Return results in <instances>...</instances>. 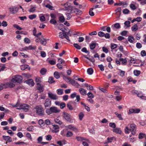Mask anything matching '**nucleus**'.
<instances>
[{"label": "nucleus", "mask_w": 146, "mask_h": 146, "mask_svg": "<svg viewBox=\"0 0 146 146\" xmlns=\"http://www.w3.org/2000/svg\"><path fill=\"white\" fill-rule=\"evenodd\" d=\"M130 129H129L127 127H126L125 129V133H129L130 132H131L132 134L134 135L136 132V126L134 124H132L130 125Z\"/></svg>", "instance_id": "1"}, {"label": "nucleus", "mask_w": 146, "mask_h": 146, "mask_svg": "<svg viewBox=\"0 0 146 146\" xmlns=\"http://www.w3.org/2000/svg\"><path fill=\"white\" fill-rule=\"evenodd\" d=\"M63 116L64 118L67 121L72 123L73 121V118L70 114L65 112L63 113Z\"/></svg>", "instance_id": "2"}, {"label": "nucleus", "mask_w": 146, "mask_h": 146, "mask_svg": "<svg viewBox=\"0 0 146 146\" xmlns=\"http://www.w3.org/2000/svg\"><path fill=\"white\" fill-rule=\"evenodd\" d=\"M60 110L55 107H52L49 109H48L46 110V113L50 115L52 113H57L60 111Z\"/></svg>", "instance_id": "3"}, {"label": "nucleus", "mask_w": 146, "mask_h": 146, "mask_svg": "<svg viewBox=\"0 0 146 146\" xmlns=\"http://www.w3.org/2000/svg\"><path fill=\"white\" fill-rule=\"evenodd\" d=\"M36 109V112L38 115L42 116L44 115V111L41 106H36L35 108Z\"/></svg>", "instance_id": "4"}, {"label": "nucleus", "mask_w": 146, "mask_h": 146, "mask_svg": "<svg viewBox=\"0 0 146 146\" xmlns=\"http://www.w3.org/2000/svg\"><path fill=\"white\" fill-rule=\"evenodd\" d=\"M14 78L13 77L11 81L13 83H20L21 82L23 79L22 77L20 76L16 75L14 76Z\"/></svg>", "instance_id": "5"}, {"label": "nucleus", "mask_w": 146, "mask_h": 146, "mask_svg": "<svg viewBox=\"0 0 146 146\" xmlns=\"http://www.w3.org/2000/svg\"><path fill=\"white\" fill-rule=\"evenodd\" d=\"M75 97H76V100H75L74 102L72 101H70V103L72 104H76V100L77 101H76L77 102H79V101L80 100V96L79 95H78L76 96V93H73V94H71L70 95V97L72 98H73Z\"/></svg>", "instance_id": "6"}, {"label": "nucleus", "mask_w": 146, "mask_h": 146, "mask_svg": "<svg viewBox=\"0 0 146 146\" xmlns=\"http://www.w3.org/2000/svg\"><path fill=\"white\" fill-rule=\"evenodd\" d=\"M19 9V8L15 6H13L9 7V9L10 11L12 14H14L16 13Z\"/></svg>", "instance_id": "7"}, {"label": "nucleus", "mask_w": 146, "mask_h": 146, "mask_svg": "<svg viewBox=\"0 0 146 146\" xmlns=\"http://www.w3.org/2000/svg\"><path fill=\"white\" fill-rule=\"evenodd\" d=\"M13 82H7L6 83L3 84L4 87L5 88H6L8 87L10 88H13L15 86V85L14 84Z\"/></svg>", "instance_id": "8"}, {"label": "nucleus", "mask_w": 146, "mask_h": 146, "mask_svg": "<svg viewBox=\"0 0 146 146\" xmlns=\"http://www.w3.org/2000/svg\"><path fill=\"white\" fill-rule=\"evenodd\" d=\"M21 107L22 109L24 110L25 112H27L29 111L30 106L27 104H23L21 105Z\"/></svg>", "instance_id": "9"}, {"label": "nucleus", "mask_w": 146, "mask_h": 146, "mask_svg": "<svg viewBox=\"0 0 146 146\" xmlns=\"http://www.w3.org/2000/svg\"><path fill=\"white\" fill-rule=\"evenodd\" d=\"M71 12L72 13H76L77 14H81L82 13V12L81 11L73 7H72Z\"/></svg>", "instance_id": "10"}, {"label": "nucleus", "mask_w": 146, "mask_h": 146, "mask_svg": "<svg viewBox=\"0 0 146 146\" xmlns=\"http://www.w3.org/2000/svg\"><path fill=\"white\" fill-rule=\"evenodd\" d=\"M48 97L52 100H56L58 99V97L56 94L50 93H48Z\"/></svg>", "instance_id": "11"}, {"label": "nucleus", "mask_w": 146, "mask_h": 146, "mask_svg": "<svg viewBox=\"0 0 146 146\" xmlns=\"http://www.w3.org/2000/svg\"><path fill=\"white\" fill-rule=\"evenodd\" d=\"M44 105L45 108L50 106L51 105V101L49 99H46L45 101Z\"/></svg>", "instance_id": "12"}, {"label": "nucleus", "mask_w": 146, "mask_h": 146, "mask_svg": "<svg viewBox=\"0 0 146 146\" xmlns=\"http://www.w3.org/2000/svg\"><path fill=\"white\" fill-rule=\"evenodd\" d=\"M37 85V89L40 92H41L43 91V86L40 84L36 83Z\"/></svg>", "instance_id": "13"}, {"label": "nucleus", "mask_w": 146, "mask_h": 146, "mask_svg": "<svg viewBox=\"0 0 146 146\" xmlns=\"http://www.w3.org/2000/svg\"><path fill=\"white\" fill-rule=\"evenodd\" d=\"M3 138L5 141H7L8 142H10L12 141L11 138L9 136L3 135Z\"/></svg>", "instance_id": "14"}, {"label": "nucleus", "mask_w": 146, "mask_h": 146, "mask_svg": "<svg viewBox=\"0 0 146 146\" xmlns=\"http://www.w3.org/2000/svg\"><path fill=\"white\" fill-rule=\"evenodd\" d=\"M64 6L65 8V10H70L71 11L72 8V6H71L69 5L67 3H65L64 4Z\"/></svg>", "instance_id": "15"}, {"label": "nucleus", "mask_w": 146, "mask_h": 146, "mask_svg": "<svg viewBox=\"0 0 146 146\" xmlns=\"http://www.w3.org/2000/svg\"><path fill=\"white\" fill-rule=\"evenodd\" d=\"M79 91L80 93L82 95H86L87 94L86 90L84 88H80L79 89Z\"/></svg>", "instance_id": "16"}, {"label": "nucleus", "mask_w": 146, "mask_h": 146, "mask_svg": "<svg viewBox=\"0 0 146 146\" xmlns=\"http://www.w3.org/2000/svg\"><path fill=\"white\" fill-rule=\"evenodd\" d=\"M26 83L28 84L29 85L31 86H33L34 85V83L32 79H30L25 81Z\"/></svg>", "instance_id": "17"}, {"label": "nucleus", "mask_w": 146, "mask_h": 146, "mask_svg": "<svg viewBox=\"0 0 146 146\" xmlns=\"http://www.w3.org/2000/svg\"><path fill=\"white\" fill-rule=\"evenodd\" d=\"M76 139H77V141H83V140H85L88 142H89V140L88 139L84 138V137H76Z\"/></svg>", "instance_id": "18"}, {"label": "nucleus", "mask_w": 146, "mask_h": 146, "mask_svg": "<svg viewBox=\"0 0 146 146\" xmlns=\"http://www.w3.org/2000/svg\"><path fill=\"white\" fill-rule=\"evenodd\" d=\"M113 132H115L116 133H118L120 134H121V130L119 128H116L113 129Z\"/></svg>", "instance_id": "19"}, {"label": "nucleus", "mask_w": 146, "mask_h": 146, "mask_svg": "<svg viewBox=\"0 0 146 146\" xmlns=\"http://www.w3.org/2000/svg\"><path fill=\"white\" fill-rule=\"evenodd\" d=\"M40 42L41 44L44 45H45L47 43L46 39L42 36V38H41Z\"/></svg>", "instance_id": "20"}, {"label": "nucleus", "mask_w": 146, "mask_h": 146, "mask_svg": "<svg viewBox=\"0 0 146 146\" xmlns=\"http://www.w3.org/2000/svg\"><path fill=\"white\" fill-rule=\"evenodd\" d=\"M25 48L26 51L28 50H35L36 49V47H33L32 45H30L28 46H25Z\"/></svg>", "instance_id": "21"}, {"label": "nucleus", "mask_w": 146, "mask_h": 146, "mask_svg": "<svg viewBox=\"0 0 146 146\" xmlns=\"http://www.w3.org/2000/svg\"><path fill=\"white\" fill-rule=\"evenodd\" d=\"M52 126L53 127V128L54 129V131L56 133L59 131L58 129L59 127L58 126L56 125H53Z\"/></svg>", "instance_id": "22"}, {"label": "nucleus", "mask_w": 146, "mask_h": 146, "mask_svg": "<svg viewBox=\"0 0 146 146\" xmlns=\"http://www.w3.org/2000/svg\"><path fill=\"white\" fill-rule=\"evenodd\" d=\"M54 76L55 78L58 79L60 78V74L58 72L55 71L54 72Z\"/></svg>", "instance_id": "23"}, {"label": "nucleus", "mask_w": 146, "mask_h": 146, "mask_svg": "<svg viewBox=\"0 0 146 146\" xmlns=\"http://www.w3.org/2000/svg\"><path fill=\"white\" fill-rule=\"evenodd\" d=\"M70 83L72 85L75 84L76 86H80L79 84L77 82H76L74 80L71 79L69 81Z\"/></svg>", "instance_id": "24"}, {"label": "nucleus", "mask_w": 146, "mask_h": 146, "mask_svg": "<svg viewBox=\"0 0 146 146\" xmlns=\"http://www.w3.org/2000/svg\"><path fill=\"white\" fill-rule=\"evenodd\" d=\"M47 72V70L45 68H42L40 70V72L42 75L45 74Z\"/></svg>", "instance_id": "25"}, {"label": "nucleus", "mask_w": 146, "mask_h": 146, "mask_svg": "<svg viewBox=\"0 0 146 146\" xmlns=\"http://www.w3.org/2000/svg\"><path fill=\"white\" fill-rule=\"evenodd\" d=\"M128 40L129 42L133 43L134 40V38L132 36H129L128 37Z\"/></svg>", "instance_id": "26"}, {"label": "nucleus", "mask_w": 146, "mask_h": 146, "mask_svg": "<svg viewBox=\"0 0 146 146\" xmlns=\"http://www.w3.org/2000/svg\"><path fill=\"white\" fill-rule=\"evenodd\" d=\"M138 29V26L137 24H135L131 27L132 30L133 31H135Z\"/></svg>", "instance_id": "27"}, {"label": "nucleus", "mask_w": 146, "mask_h": 146, "mask_svg": "<svg viewBox=\"0 0 146 146\" xmlns=\"http://www.w3.org/2000/svg\"><path fill=\"white\" fill-rule=\"evenodd\" d=\"M87 72L88 74L90 75L92 74L93 72V69L91 68H90L88 69L87 70Z\"/></svg>", "instance_id": "28"}, {"label": "nucleus", "mask_w": 146, "mask_h": 146, "mask_svg": "<svg viewBox=\"0 0 146 146\" xmlns=\"http://www.w3.org/2000/svg\"><path fill=\"white\" fill-rule=\"evenodd\" d=\"M115 114L117 116V117L119 118V120H122L123 119V118L122 117L121 114H119L117 112H115Z\"/></svg>", "instance_id": "29"}, {"label": "nucleus", "mask_w": 146, "mask_h": 146, "mask_svg": "<svg viewBox=\"0 0 146 146\" xmlns=\"http://www.w3.org/2000/svg\"><path fill=\"white\" fill-rule=\"evenodd\" d=\"M28 66H29L27 64L22 65L21 66V69L23 70L27 68Z\"/></svg>", "instance_id": "30"}, {"label": "nucleus", "mask_w": 146, "mask_h": 146, "mask_svg": "<svg viewBox=\"0 0 146 146\" xmlns=\"http://www.w3.org/2000/svg\"><path fill=\"white\" fill-rule=\"evenodd\" d=\"M54 78L52 77H49L48 79V82L50 84H52L55 82V81L54 80Z\"/></svg>", "instance_id": "31"}, {"label": "nucleus", "mask_w": 146, "mask_h": 146, "mask_svg": "<svg viewBox=\"0 0 146 146\" xmlns=\"http://www.w3.org/2000/svg\"><path fill=\"white\" fill-rule=\"evenodd\" d=\"M78 116L80 120L81 121L84 116V114L83 112H81L79 114Z\"/></svg>", "instance_id": "32"}, {"label": "nucleus", "mask_w": 146, "mask_h": 146, "mask_svg": "<svg viewBox=\"0 0 146 146\" xmlns=\"http://www.w3.org/2000/svg\"><path fill=\"white\" fill-rule=\"evenodd\" d=\"M34 130V126L32 125L29 126L27 128V130L29 131H32Z\"/></svg>", "instance_id": "33"}, {"label": "nucleus", "mask_w": 146, "mask_h": 146, "mask_svg": "<svg viewBox=\"0 0 146 146\" xmlns=\"http://www.w3.org/2000/svg\"><path fill=\"white\" fill-rule=\"evenodd\" d=\"M16 33L17 34H22L24 35H26L27 34V33L26 32L23 31H16Z\"/></svg>", "instance_id": "34"}, {"label": "nucleus", "mask_w": 146, "mask_h": 146, "mask_svg": "<svg viewBox=\"0 0 146 146\" xmlns=\"http://www.w3.org/2000/svg\"><path fill=\"white\" fill-rule=\"evenodd\" d=\"M96 46V44L94 42H93L90 45V48L91 50H93L95 48Z\"/></svg>", "instance_id": "35"}, {"label": "nucleus", "mask_w": 146, "mask_h": 146, "mask_svg": "<svg viewBox=\"0 0 146 146\" xmlns=\"http://www.w3.org/2000/svg\"><path fill=\"white\" fill-rule=\"evenodd\" d=\"M36 7L34 6H31V8L29 10V11L31 13H33L35 11Z\"/></svg>", "instance_id": "36"}, {"label": "nucleus", "mask_w": 146, "mask_h": 146, "mask_svg": "<svg viewBox=\"0 0 146 146\" xmlns=\"http://www.w3.org/2000/svg\"><path fill=\"white\" fill-rule=\"evenodd\" d=\"M59 20L61 23H63L65 21V18L63 16H60L59 17Z\"/></svg>", "instance_id": "37"}, {"label": "nucleus", "mask_w": 146, "mask_h": 146, "mask_svg": "<svg viewBox=\"0 0 146 146\" xmlns=\"http://www.w3.org/2000/svg\"><path fill=\"white\" fill-rule=\"evenodd\" d=\"M38 123L39 125L41 126H44L45 123L42 119H40L38 121Z\"/></svg>", "instance_id": "38"}, {"label": "nucleus", "mask_w": 146, "mask_h": 146, "mask_svg": "<svg viewBox=\"0 0 146 146\" xmlns=\"http://www.w3.org/2000/svg\"><path fill=\"white\" fill-rule=\"evenodd\" d=\"M55 122L61 125L62 123V121L56 118L54 119Z\"/></svg>", "instance_id": "39"}, {"label": "nucleus", "mask_w": 146, "mask_h": 146, "mask_svg": "<svg viewBox=\"0 0 146 146\" xmlns=\"http://www.w3.org/2000/svg\"><path fill=\"white\" fill-rule=\"evenodd\" d=\"M126 5L127 4L125 3L124 2H120L119 3H115L114 4V5L115 6H121V5Z\"/></svg>", "instance_id": "40"}, {"label": "nucleus", "mask_w": 146, "mask_h": 146, "mask_svg": "<svg viewBox=\"0 0 146 146\" xmlns=\"http://www.w3.org/2000/svg\"><path fill=\"white\" fill-rule=\"evenodd\" d=\"M88 97L91 99L93 98H94V95L91 92H89L87 94Z\"/></svg>", "instance_id": "41"}, {"label": "nucleus", "mask_w": 146, "mask_h": 146, "mask_svg": "<svg viewBox=\"0 0 146 146\" xmlns=\"http://www.w3.org/2000/svg\"><path fill=\"white\" fill-rule=\"evenodd\" d=\"M145 137V134L142 133H140L139 135V139H142L143 138Z\"/></svg>", "instance_id": "42"}, {"label": "nucleus", "mask_w": 146, "mask_h": 146, "mask_svg": "<svg viewBox=\"0 0 146 146\" xmlns=\"http://www.w3.org/2000/svg\"><path fill=\"white\" fill-rule=\"evenodd\" d=\"M13 26L15 28L19 30H21L23 29L21 27L19 26L17 24H14Z\"/></svg>", "instance_id": "43"}, {"label": "nucleus", "mask_w": 146, "mask_h": 146, "mask_svg": "<svg viewBox=\"0 0 146 146\" xmlns=\"http://www.w3.org/2000/svg\"><path fill=\"white\" fill-rule=\"evenodd\" d=\"M94 9V8H91L89 11V14L91 16H93L94 15V12L92 11Z\"/></svg>", "instance_id": "44"}, {"label": "nucleus", "mask_w": 146, "mask_h": 146, "mask_svg": "<svg viewBox=\"0 0 146 146\" xmlns=\"http://www.w3.org/2000/svg\"><path fill=\"white\" fill-rule=\"evenodd\" d=\"M130 7L132 10H135L137 8L135 5L133 4L132 3L130 5Z\"/></svg>", "instance_id": "45"}, {"label": "nucleus", "mask_w": 146, "mask_h": 146, "mask_svg": "<svg viewBox=\"0 0 146 146\" xmlns=\"http://www.w3.org/2000/svg\"><path fill=\"white\" fill-rule=\"evenodd\" d=\"M81 51L82 52H84L86 53H88V54H90V52L87 50L86 48L84 47L81 50Z\"/></svg>", "instance_id": "46"}, {"label": "nucleus", "mask_w": 146, "mask_h": 146, "mask_svg": "<svg viewBox=\"0 0 146 146\" xmlns=\"http://www.w3.org/2000/svg\"><path fill=\"white\" fill-rule=\"evenodd\" d=\"M72 135V133L70 131H68L66 134V136L68 137H71Z\"/></svg>", "instance_id": "47"}, {"label": "nucleus", "mask_w": 146, "mask_h": 146, "mask_svg": "<svg viewBox=\"0 0 146 146\" xmlns=\"http://www.w3.org/2000/svg\"><path fill=\"white\" fill-rule=\"evenodd\" d=\"M74 46L76 48L80 50L81 48V47L77 43H74L73 44Z\"/></svg>", "instance_id": "48"}, {"label": "nucleus", "mask_w": 146, "mask_h": 146, "mask_svg": "<svg viewBox=\"0 0 146 146\" xmlns=\"http://www.w3.org/2000/svg\"><path fill=\"white\" fill-rule=\"evenodd\" d=\"M57 91L58 95H61L63 93V90L62 89H58L57 90Z\"/></svg>", "instance_id": "49"}, {"label": "nucleus", "mask_w": 146, "mask_h": 146, "mask_svg": "<svg viewBox=\"0 0 146 146\" xmlns=\"http://www.w3.org/2000/svg\"><path fill=\"white\" fill-rule=\"evenodd\" d=\"M109 125L110 127L114 129L116 127L115 124L114 123H110Z\"/></svg>", "instance_id": "50"}, {"label": "nucleus", "mask_w": 146, "mask_h": 146, "mask_svg": "<svg viewBox=\"0 0 146 146\" xmlns=\"http://www.w3.org/2000/svg\"><path fill=\"white\" fill-rule=\"evenodd\" d=\"M135 75L137 76H139L140 74V71L137 70H134L133 72Z\"/></svg>", "instance_id": "51"}, {"label": "nucleus", "mask_w": 146, "mask_h": 146, "mask_svg": "<svg viewBox=\"0 0 146 146\" xmlns=\"http://www.w3.org/2000/svg\"><path fill=\"white\" fill-rule=\"evenodd\" d=\"M119 61L122 62V63L123 64H125L127 62V60L126 58L123 59V58H120L119 59Z\"/></svg>", "instance_id": "52"}, {"label": "nucleus", "mask_w": 146, "mask_h": 146, "mask_svg": "<svg viewBox=\"0 0 146 146\" xmlns=\"http://www.w3.org/2000/svg\"><path fill=\"white\" fill-rule=\"evenodd\" d=\"M36 17V15L35 14H33L29 15V18L31 20H32L35 18Z\"/></svg>", "instance_id": "53"}, {"label": "nucleus", "mask_w": 146, "mask_h": 146, "mask_svg": "<svg viewBox=\"0 0 146 146\" xmlns=\"http://www.w3.org/2000/svg\"><path fill=\"white\" fill-rule=\"evenodd\" d=\"M98 35L100 37H102L104 36L105 33L102 32L100 31L98 33Z\"/></svg>", "instance_id": "54"}, {"label": "nucleus", "mask_w": 146, "mask_h": 146, "mask_svg": "<svg viewBox=\"0 0 146 146\" xmlns=\"http://www.w3.org/2000/svg\"><path fill=\"white\" fill-rule=\"evenodd\" d=\"M114 27L116 29H118L120 28V25L119 23H117L114 25Z\"/></svg>", "instance_id": "55"}, {"label": "nucleus", "mask_w": 146, "mask_h": 146, "mask_svg": "<svg viewBox=\"0 0 146 146\" xmlns=\"http://www.w3.org/2000/svg\"><path fill=\"white\" fill-rule=\"evenodd\" d=\"M50 22L52 24H54V25H55L57 23L56 21L55 20L53 19H52L50 20Z\"/></svg>", "instance_id": "56"}, {"label": "nucleus", "mask_w": 146, "mask_h": 146, "mask_svg": "<svg viewBox=\"0 0 146 146\" xmlns=\"http://www.w3.org/2000/svg\"><path fill=\"white\" fill-rule=\"evenodd\" d=\"M52 138V136L50 135H48L46 136V139L48 141H50Z\"/></svg>", "instance_id": "57"}, {"label": "nucleus", "mask_w": 146, "mask_h": 146, "mask_svg": "<svg viewBox=\"0 0 146 146\" xmlns=\"http://www.w3.org/2000/svg\"><path fill=\"white\" fill-rule=\"evenodd\" d=\"M117 47V45L115 44H111V48L112 49H113Z\"/></svg>", "instance_id": "58"}, {"label": "nucleus", "mask_w": 146, "mask_h": 146, "mask_svg": "<svg viewBox=\"0 0 146 146\" xmlns=\"http://www.w3.org/2000/svg\"><path fill=\"white\" fill-rule=\"evenodd\" d=\"M98 67L101 71H103L104 70V66L102 64L98 65Z\"/></svg>", "instance_id": "59"}, {"label": "nucleus", "mask_w": 146, "mask_h": 146, "mask_svg": "<svg viewBox=\"0 0 146 146\" xmlns=\"http://www.w3.org/2000/svg\"><path fill=\"white\" fill-rule=\"evenodd\" d=\"M67 106L70 110H73V107L70 104H68L67 105Z\"/></svg>", "instance_id": "60"}, {"label": "nucleus", "mask_w": 146, "mask_h": 146, "mask_svg": "<svg viewBox=\"0 0 146 146\" xmlns=\"http://www.w3.org/2000/svg\"><path fill=\"white\" fill-rule=\"evenodd\" d=\"M130 22L129 21H126L124 23V25L125 26H127V27H130Z\"/></svg>", "instance_id": "61"}, {"label": "nucleus", "mask_w": 146, "mask_h": 146, "mask_svg": "<svg viewBox=\"0 0 146 146\" xmlns=\"http://www.w3.org/2000/svg\"><path fill=\"white\" fill-rule=\"evenodd\" d=\"M130 12L127 9L123 10V12L124 14H127Z\"/></svg>", "instance_id": "62"}, {"label": "nucleus", "mask_w": 146, "mask_h": 146, "mask_svg": "<svg viewBox=\"0 0 146 146\" xmlns=\"http://www.w3.org/2000/svg\"><path fill=\"white\" fill-rule=\"evenodd\" d=\"M86 42H90L91 40V37L89 36H86L85 39Z\"/></svg>", "instance_id": "63"}, {"label": "nucleus", "mask_w": 146, "mask_h": 146, "mask_svg": "<svg viewBox=\"0 0 146 146\" xmlns=\"http://www.w3.org/2000/svg\"><path fill=\"white\" fill-rule=\"evenodd\" d=\"M24 41L27 43H29L31 42L30 39L27 38H25L24 39Z\"/></svg>", "instance_id": "64"}]
</instances>
